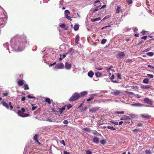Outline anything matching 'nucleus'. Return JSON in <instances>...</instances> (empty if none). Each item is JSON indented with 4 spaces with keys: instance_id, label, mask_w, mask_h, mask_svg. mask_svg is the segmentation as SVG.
<instances>
[{
    "instance_id": "obj_27",
    "label": "nucleus",
    "mask_w": 154,
    "mask_h": 154,
    "mask_svg": "<svg viewBox=\"0 0 154 154\" xmlns=\"http://www.w3.org/2000/svg\"><path fill=\"white\" fill-rule=\"evenodd\" d=\"M64 12L65 17L68 16V15L70 14V12L68 10H65Z\"/></svg>"
},
{
    "instance_id": "obj_13",
    "label": "nucleus",
    "mask_w": 154,
    "mask_h": 154,
    "mask_svg": "<svg viewBox=\"0 0 154 154\" xmlns=\"http://www.w3.org/2000/svg\"><path fill=\"white\" fill-rule=\"evenodd\" d=\"M131 105L133 106L142 107L143 106V104L140 103H136L131 104Z\"/></svg>"
},
{
    "instance_id": "obj_37",
    "label": "nucleus",
    "mask_w": 154,
    "mask_h": 154,
    "mask_svg": "<svg viewBox=\"0 0 154 154\" xmlns=\"http://www.w3.org/2000/svg\"><path fill=\"white\" fill-rule=\"evenodd\" d=\"M145 153L146 154H151L152 152H151V151L150 150H146L145 151Z\"/></svg>"
},
{
    "instance_id": "obj_17",
    "label": "nucleus",
    "mask_w": 154,
    "mask_h": 154,
    "mask_svg": "<svg viewBox=\"0 0 154 154\" xmlns=\"http://www.w3.org/2000/svg\"><path fill=\"white\" fill-rule=\"evenodd\" d=\"M60 26L62 28H64L65 30H67L69 27L68 26H66L65 24L64 23L60 25Z\"/></svg>"
},
{
    "instance_id": "obj_34",
    "label": "nucleus",
    "mask_w": 154,
    "mask_h": 154,
    "mask_svg": "<svg viewBox=\"0 0 154 154\" xmlns=\"http://www.w3.org/2000/svg\"><path fill=\"white\" fill-rule=\"evenodd\" d=\"M95 75L97 77H100L102 75V74L99 72H97L95 73Z\"/></svg>"
},
{
    "instance_id": "obj_38",
    "label": "nucleus",
    "mask_w": 154,
    "mask_h": 154,
    "mask_svg": "<svg viewBox=\"0 0 154 154\" xmlns=\"http://www.w3.org/2000/svg\"><path fill=\"white\" fill-rule=\"evenodd\" d=\"M115 112L116 113H117V114H124V112L123 111H116Z\"/></svg>"
},
{
    "instance_id": "obj_36",
    "label": "nucleus",
    "mask_w": 154,
    "mask_h": 154,
    "mask_svg": "<svg viewBox=\"0 0 154 154\" xmlns=\"http://www.w3.org/2000/svg\"><path fill=\"white\" fill-rule=\"evenodd\" d=\"M23 87L25 90H28L29 89L28 85L26 84H24Z\"/></svg>"
},
{
    "instance_id": "obj_57",
    "label": "nucleus",
    "mask_w": 154,
    "mask_h": 154,
    "mask_svg": "<svg viewBox=\"0 0 154 154\" xmlns=\"http://www.w3.org/2000/svg\"><path fill=\"white\" fill-rule=\"evenodd\" d=\"M137 30H138V29L137 27H135L134 28L133 31L134 32H136L137 31Z\"/></svg>"
},
{
    "instance_id": "obj_40",
    "label": "nucleus",
    "mask_w": 154,
    "mask_h": 154,
    "mask_svg": "<svg viewBox=\"0 0 154 154\" xmlns=\"http://www.w3.org/2000/svg\"><path fill=\"white\" fill-rule=\"evenodd\" d=\"M106 41H107V40L106 39H103L101 41V43L102 44H104L106 42Z\"/></svg>"
},
{
    "instance_id": "obj_32",
    "label": "nucleus",
    "mask_w": 154,
    "mask_h": 154,
    "mask_svg": "<svg viewBox=\"0 0 154 154\" xmlns=\"http://www.w3.org/2000/svg\"><path fill=\"white\" fill-rule=\"evenodd\" d=\"M111 17V16L109 15H107L104 17L103 19L101 20V21L105 20L107 19H108Z\"/></svg>"
},
{
    "instance_id": "obj_16",
    "label": "nucleus",
    "mask_w": 154,
    "mask_h": 154,
    "mask_svg": "<svg viewBox=\"0 0 154 154\" xmlns=\"http://www.w3.org/2000/svg\"><path fill=\"white\" fill-rule=\"evenodd\" d=\"M91 96H92V97H90L89 98L87 99L86 101L88 102H89L91 101V100H93L94 99V97L96 96V94H91Z\"/></svg>"
},
{
    "instance_id": "obj_42",
    "label": "nucleus",
    "mask_w": 154,
    "mask_h": 154,
    "mask_svg": "<svg viewBox=\"0 0 154 154\" xmlns=\"http://www.w3.org/2000/svg\"><path fill=\"white\" fill-rule=\"evenodd\" d=\"M100 143L101 144H104L106 143V141L105 140L102 139L100 140Z\"/></svg>"
},
{
    "instance_id": "obj_58",
    "label": "nucleus",
    "mask_w": 154,
    "mask_h": 154,
    "mask_svg": "<svg viewBox=\"0 0 154 154\" xmlns=\"http://www.w3.org/2000/svg\"><path fill=\"white\" fill-rule=\"evenodd\" d=\"M66 18H67L68 19L70 20H72V19L71 18V17L69 16H67L66 17H65Z\"/></svg>"
},
{
    "instance_id": "obj_10",
    "label": "nucleus",
    "mask_w": 154,
    "mask_h": 154,
    "mask_svg": "<svg viewBox=\"0 0 154 154\" xmlns=\"http://www.w3.org/2000/svg\"><path fill=\"white\" fill-rule=\"evenodd\" d=\"M88 94V92L87 91H84L80 93V97H82L86 96Z\"/></svg>"
},
{
    "instance_id": "obj_1",
    "label": "nucleus",
    "mask_w": 154,
    "mask_h": 154,
    "mask_svg": "<svg viewBox=\"0 0 154 154\" xmlns=\"http://www.w3.org/2000/svg\"><path fill=\"white\" fill-rule=\"evenodd\" d=\"M80 97V94L78 93H75L72 95L69 99L70 101H74L78 100Z\"/></svg>"
},
{
    "instance_id": "obj_31",
    "label": "nucleus",
    "mask_w": 154,
    "mask_h": 154,
    "mask_svg": "<svg viewBox=\"0 0 154 154\" xmlns=\"http://www.w3.org/2000/svg\"><path fill=\"white\" fill-rule=\"evenodd\" d=\"M31 104V106H32V110H34L38 108L37 106H34V105L33 104Z\"/></svg>"
},
{
    "instance_id": "obj_45",
    "label": "nucleus",
    "mask_w": 154,
    "mask_h": 154,
    "mask_svg": "<svg viewBox=\"0 0 154 154\" xmlns=\"http://www.w3.org/2000/svg\"><path fill=\"white\" fill-rule=\"evenodd\" d=\"M126 93L127 94H130V95H134V94L132 92L127 91H126Z\"/></svg>"
},
{
    "instance_id": "obj_30",
    "label": "nucleus",
    "mask_w": 154,
    "mask_h": 154,
    "mask_svg": "<svg viewBox=\"0 0 154 154\" xmlns=\"http://www.w3.org/2000/svg\"><path fill=\"white\" fill-rule=\"evenodd\" d=\"M38 134H35L33 137V139L36 142L38 140Z\"/></svg>"
},
{
    "instance_id": "obj_41",
    "label": "nucleus",
    "mask_w": 154,
    "mask_h": 154,
    "mask_svg": "<svg viewBox=\"0 0 154 154\" xmlns=\"http://www.w3.org/2000/svg\"><path fill=\"white\" fill-rule=\"evenodd\" d=\"M140 131H141L139 129H134L133 130V132L134 133H137V132H140Z\"/></svg>"
},
{
    "instance_id": "obj_22",
    "label": "nucleus",
    "mask_w": 154,
    "mask_h": 154,
    "mask_svg": "<svg viewBox=\"0 0 154 154\" xmlns=\"http://www.w3.org/2000/svg\"><path fill=\"white\" fill-rule=\"evenodd\" d=\"M94 75V74L93 72L91 71H90L88 73V76L91 78L93 77Z\"/></svg>"
},
{
    "instance_id": "obj_2",
    "label": "nucleus",
    "mask_w": 154,
    "mask_h": 154,
    "mask_svg": "<svg viewBox=\"0 0 154 154\" xmlns=\"http://www.w3.org/2000/svg\"><path fill=\"white\" fill-rule=\"evenodd\" d=\"M25 109L23 108L21 109V110H18V114L19 116L22 117H25L29 116V115L27 114H24V112H25Z\"/></svg>"
},
{
    "instance_id": "obj_59",
    "label": "nucleus",
    "mask_w": 154,
    "mask_h": 154,
    "mask_svg": "<svg viewBox=\"0 0 154 154\" xmlns=\"http://www.w3.org/2000/svg\"><path fill=\"white\" fill-rule=\"evenodd\" d=\"M3 94L4 96H7L8 94V92H6V93H3Z\"/></svg>"
},
{
    "instance_id": "obj_54",
    "label": "nucleus",
    "mask_w": 154,
    "mask_h": 154,
    "mask_svg": "<svg viewBox=\"0 0 154 154\" xmlns=\"http://www.w3.org/2000/svg\"><path fill=\"white\" fill-rule=\"evenodd\" d=\"M27 97H28V98H30V99H33V98H35V97H32L30 95H28Z\"/></svg>"
},
{
    "instance_id": "obj_29",
    "label": "nucleus",
    "mask_w": 154,
    "mask_h": 154,
    "mask_svg": "<svg viewBox=\"0 0 154 154\" xmlns=\"http://www.w3.org/2000/svg\"><path fill=\"white\" fill-rule=\"evenodd\" d=\"M142 117L146 119H149L150 118V117L147 115H142Z\"/></svg>"
},
{
    "instance_id": "obj_50",
    "label": "nucleus",
    "mask_w": 154,
    "mask_h": 154,
    "mask_svg": "<svg viewBox=\"0 0 154 154\" xmlns=\"http://www.w3.org/2000/svg\"><path fill=\"white\" fill-rule=\"evenodd\" d=\"M131 88L133 89H138V87L137 86H131Z\"/></svg>"
},
{
    "instance_id": "obj_55",
    "label": "nucleus",
    "mask_w": 154,
    "mask_h": 154,
    "mask_svg": "<svg viewBox=\"0 0 154 154\" xmlns=\"http://www.w3.org/2000/svg\"><path fill=\"white\" fill-rule=\"evenodd\" d=\"M147 38V36H145L141 37V39L146 40Z\"/></svg>"
},
{
    "instance_id": "obj_56",
    "label": "nucleus",
    "mask_w": 154,
    "mask_h": 154,
    "mask_svg": "<svg viewBox=\"0 0 154 154\" xmlns=\"http://www.w3.org/2000/svg\"><path fill=\"white\" fill-rule=\"evenodd\" d=\"M111 122L112 123L116 125H118V122Z\"/></svg>"
},
{
    "instance_id": "obj_47",
    "label": "nucleus",
    "mask_w": 154,
    "mask_h": 154,
    "mask_svg": "<svg viewBox=\"0 0 154 154\" xmlns=\"http://www.w3.org/2000/svg\"><path fill=\"white\" fill-rule=\"evenodd\" d=\"M100 8H98V7H97L95 8L94 10L93 11V12H95V11H97L99 9H100Z\"/></svg>"
},
{
    "instance_id": "obj_9",
    "label": "nucleus",
    "mask_w": 154,
    "mask_h": 154,
    "mask_svg": "<svg viewBox=\"0 0 154 154\" xmlns=\"http://www.w3.org/2000/svg\"><path fill=\"white\" fill-rule=\"evenodd\" d=\"M97 107L92 108L89 109V112L91 113H95L98 109Z\"/></svg>"
},
{
    "instance_id": "obj_18",
    "label": "nucleus",
    "mask_w": 154,
    "mask_h": 154,
    "mask_svg": "<svg viewBox=\"0 0 154 154\" xmlns=\"http://www.w3.org/2000/svg\"><path fill=\"white\" fill-rule=\"evenodd\" d=\"M93 141L95 143H98L99 142V138L96 137H95L93 138Z\"/></svg>"
},
{
    "instance_id": "obj_4",
    "label": "nucleus",
    "mask_w": 154,
    "mask_h": 154,
    "mask_svg": "<svg viewBox=\"0 0 154 154\" xmlns=\"http://www.w3.org/2000/svg\"><path fill=\"white\" fill-rule=\"evenodd\" d=\"M125 54L123 52L121 51L116 54V58L118 59H120L122 57H125Z\"/></svg>"
},
{
    "instance_id": "obj_44",
    "label": "nucleus",
    "mask_w": 154,
    "mask_h": 154,
    "mask_svg": "<svg viewBox=\"0 0 154 154\" xmlns=\"http://www.w3.org/2000/svg\"><path fill=\"white\" fill-rule=\"evenodd\" d=\"M117 78L119 79H120L122 78L121 77V75L119 73H118L117 74Z\"/></svg>"
},
{
    "instance_id": "obj_28",
    "label": "nucleus",
    "mask_w": 154,
    "mask_h": 154,
    "mask_svg": "<svg viewBox=\"0 0 154 154\" xmlns=\"http://www.w3.org/2000/svg\"><path fill=\"white\" fill-rule=\"evenodd\" d=\"M45 101L48 103V104H50L51 103V100L48 98H46L45 99Z\"/></svg>"
},
{
    "instance_id": "obj_15",
    "label": "nucleus",
    "mask_w": 154,
    "mask_h": 154,
    "mask_svg": "<svg viewBox=\"0 0 154 154\" xmlns=\"http://www.w3.org/2000/svg\"><path fill=\"white\" fill-rule=\"evenodd\" d=\"M79 36L78 35H77L76 36L75 39V44L76 45H78L79 44Z\"/></svg>"
},
{
    "instance_id": "obj_19",
    "label": "nucleus",
    "mask_w": 154,
    "mask_h": 154,
    "mask_svg": "<svg viewBox=\"0 0 154 154\" xmlns=\"http://www.w3.org/2000/svg\"><path fill=\"white\" fill-rule=\"evenodd\" d=\"M24 83V81L23 80H20L18 82V84L20 86L23 85Z\"/></svg>"
},
{
    "instance_id": "obj_64",
    "label": "nucleus",
    "mask_w": 154,
    "mask_h": 154,
    "mask_svg": "<svg viewBox=\"0 0 154 154\" xmlns=\"http://www.w3.org/2000/svg\"><path fill=\"white\" fill-rule=\"evenodd\" d=\"M126 62H132V60L131 59H128L127 60Z\"/></svg>"
},
{
    "instance_id": "obj_25",
    "label": "nucleus",
    "mask_w": 154,
    "mask_h": 154,
    "mask_svg": "<svg viewBox=\"0 0 154 154\" xmlns=\"http://www.w3.org/2000/svg\"><path fill=\"white\" fill-rule=\"evenodd\" d=\"M83 130L84 131L88 132H90L91 131V129L90 128H84L83 129Z\"/></svg>"
},
{
    "instance_id": "obj_14",
    "label": "nucleus",
    "mask_w": 154,
    "mask_h": 154,
    "mask_svg": "<svg viewBox=\"0 0 154 154\" xmlns=\"http://www.w3.org/2000/svg\"><path fill=\"white\" fill-rule=\"evenodd\" d=\"M131 119V118H130L128 116L122 117L120 119V120H130Z\"/></svg>"
},
{
    "instance_id": "obj_43",
    "label": "nucleus",
    "mask_w": 154,
    "mask_h": 154,
    "mask_svg": "<svg viewBox=\"0 0 154 154\" xmlns=\"http://www.w3.org/2000/svg\"><path fill=\"white\" fill-rule=\"evenodd\" d=\"M86 154H92V152L91 151L88 150L86 151Z\"/></svg>"
},
{
    "instance_id": "obj_51",
    "label": "nucleus",
    "mask_w": 154,
    "mask_h": 154,
    "mask_svg": "<svg viewBox=\"0 0 154 154\" xmlns=\"http://www.w3.org/2000/svg\"><path fill=\"white\" fill-rule=\"evenodd\" d=\"M60 143H61L64 146L66 145V144H65V142H64V140H61L60 141Z\"/></svg>"
},
{
    "instance_id": "obj_49",
    "label": "nucleus",
    "mask_w": 154,
    "mask_h": 154,
    "mask_svg": "<svg viewBox=\"0 0 154 154\" xmlns=\"http://www.w3.org/2000/svg\"><path fill=\"white\" fill-rule=\"evenodd\" d=\"M130 118L132 119L135 117V115L134 114H129Z\"/></svg>"
},
{
    "instance_id": "obj_48",
    "label": "nucleus",
    "mask_w": 154,
    "mask_h": 154,
    "mask_svg": "<svg viewBox=\"0 0 154 154\" xmlns=\"http://www.w3.org/2000/svg\"><path fill=\"white\" fill-rule=\"evenodd\" d=\"M72 107V106L71 104H68L67 105V108L69 109Z\"/></svg>"
},
{
    "instance_id": "obj_46",
    "label": "nucleus",
    "mask_w": 154,
    "mask_h": 154,
    "mask_svg": "<svg viewBox=\"0 0 154 154\" xmlns=\"http://www.w3.org/2000/svg\"><path fill=\"white\" fill-rule=\"evenodd\" d=\"M127 2L128 5H130L132 2V0H127Z\"/></svg>"
},
{
    "instance_id": "obj_8",
    "label": "nucleus",
    "mask_w": 154,
    "mask_h": 154,
    "mask_svg": "<svg viewBox=\"0 0 154 154\" xmlns=\"http://www.w3.org/2000/svg\"><path fill=\"white\" fill-rule=\"evenodd\" d=\"M72 67V65L71 64L68 63L67 62H66L65 63V68L68 70L70 69Z\"/></svg>"
},
{
    "instance_id": "obj_39",
    "label": "nucleus",
    "mask_w": 154,
    "mask_h": 154,
    "mask_svg": "<svg viewBox=\"0 0 154 154\" xmlns=\"http://www.w3.org/2000/svg\"><path fill=\"white\" fill-rule=\"evenodd\" d=\"M147 76L150 79L154 77V75L152 74H147Z\"/></svg>"
},
{
    "instance_id": "obj_11",
    "label": "nucleus",
    "mask_w": 154,
    "mask_h": 154,
    "mask_svg": "<svg viewBox=\"0 0 154 154\" xmlns=\"http://www.w3.org/2000/svg\"><path fill=\"white\" fill-rule=\"evenodd\" d=\"M151 86L150 85H141L140 88L142 89H148L151 87Z\"/></svg>"
},
{
    "instance_id": "obj_52",
    "label": "nucleus",
    "mask_w": 154,
    "mask_h": 154,
    "mask_svg": "<svg viewBox=\"0 0 154 154\" xmlns=\"http://www.w3.org/2000/svg\"><path fill=\"white\" fill-rule=\"evenodd\" d=\"M150 50V48H148L147 49H146L144 51H143V52H147L149 51Z\"/></svg>"
},
{
    "instance_id": "obj_33",
    "label": "nucleus",
    "mask_w": 154,
    "mask_h": 154,
    "mask_svg": "<svg viewBox=\"0 0 154 154\" xmlns=\"http://www.w3.org/2000/svg\"><path fill=\"white\" fill-rule=\"evenodd\" d=\"M146 55L149 56H152L154 55V53L152 52H149L146 53Z\"/></svg>"
},
{
    "instance_id": "obj_21",
    "label": "nucleus",
    "mask_w": 154,
    "mask_h": 154,
    "mask_svg": "<svg viewBox=\"0 0 154 154\" xmlns=\"http://www.w3.org/2000/svg\"><path fill=\"white\" fill-rule=\"evenodd\" d=\"M101 19L100 17H99L97 18H93L91 19V20L92 22H95L96 21H98L100 20Z\"/></svg>"
},
{
    "instance_id": "obj_20",
    "label": "nucleus",
    "mask_w": 154,
    "mask_h": 154,
    "mask_svg": "<svg viewBox=\"0 0 154 154\" xmlns=\"http://www.w3.org/2000/svg\"><path fill=\"white\" fill-rule=\"evenodd\" d=\"M121 10V7L119 5L117 6V9L116 10V13L117 14H119Z\"/></svg>"
},
{
    "instance_id": "obj_12",
    "label": "nucleus",
    "mask_w": 154,
    "mask_h": 154,
    "mask_svg": "<svg viewBox=\"0 0 154 154\" xmlns=\"http://www.w3.org/2000/svg\"><path fill=\"white\" fill-rule=\"evenodd\" d=\"M63 66V64L61 63H57L56 65V67L58 69H62Z\"/></svg>"
},
{
    "instance_id": "obj_53",
    "label": "nucleus",
    "mask_w": 154,
    "mask_h": 154,
    "mask_svg": "<svg viewBox=\"0 0 154 154\" xmlns=\"http://www.w3.org/2000/svg\"><path fill=\"white\" fill-rule=\"evenodd\" d=\"M63 123L65 124H67L68 123V122L67 120H65L63 122Z\"/></svg>"
},
{
    "instance_id": "obj_24",
    "label": "nucleus",
    "mask_w": 154,
    "mask_h": 154,
    "mask_svg": "<svg viewBox=\"0 0 154 154\" xmlns=\"http://www.w3.org/2000/svg\"><path fill=\"white\" fill-rule=\"evenodd\" d=\"M121 93V91L119 90H117L113 92V94L114 95H119Z\"/></svg>"
},
{
    "instance_id": "obj_23",
    "label": "nucleus",
    "mask_w": 154,
    "mask_h": 154,
    "mask_svg": "<svg viewBox=\"0 0 154 154\" xmlns=\"http://www.w3.org/2000/svg\"><path fill=\"white\" fill-rule=\"evenodd\" d=\"M79 28V26L78 25L75 24L74 26V30L76 31L78 30Z\"/></svg>"
},
{
    "instance_id": "obj_63",
    "label": "nucleus",
    "mask_w": 154,
    "mask_h": 154,
    "mask_svg": "<svg viewBox=\"0 0 154 154\" xmlns=\"http://www.w3.org/2000/svg\"><path fill=\"white\" fill-rule=\"evenodd\" d=\"M142 124L141 123L138 124L137 125V126L138 127H142Z\"/></svg>"
},
{
    "instance_id": "obj_60",
    "label": "nucleus",
    "mask_w": 154,
    "mask_h": 154,
    "mask_svg": "<svg viewBox=\"0 0 154 154\" xmlns=\"http://www.w3.org/2000/svg\"><path fill=\"white\" fill-rule=\"evenodd\" d=\"M135 96L136 97L140 98L141 97V96L138 94H137Z\"/></svg>"
},
{
    "instance_id": "obj_3",
    "label": "nucleus",
    "mask_w": 154,
    "mask_h": 154,
    "mask_svg": "<svg viewBox=\"0 0 154 154\" xmlns=\"http://www.w3.org/2000/svg\"><path fill=\"white\" fill-rule=\"evenodd\" d=\"M2 103L3 106H5L8 109L9 108V105L10 106V108L11 110L13 108V106L11 105V102H9L8 104L5 101H2Z\"/></svg>"
},
{
    "instance_id": "obj_6",
    "label": "nucleus",
    "mask_w": 154,
    "mask_h": 154,
    "mask_svg": "<svg viewBox=\"0 0 154 154\" xmlns=\"http://www.w3.org/2000/svg\"><path fill=\"white\" fill-rule=\"evenodd\" d=\"M143 101L145 103H146L151 105H152V101L151 100H150L148 98H145L144 99Z\"/></svg>"
},
{
    "instance_id": "obj_7",
    "label": "nucleus",
    "mask_w": 154,
    "mask_h": 154,
    "mask_svg": "<svg viewBox=\"0 0 154 154\" xmlns=\"http://www.w3.org/2000/svg\"><path fill=\"white\" fill-rule=\"evenodd\" d=\"M65 107H63L62 108H59V111H54V112L56 113H59V114H58L59 116L61 114L63 111L65 109Z\"/></svg>"
},
{
    "instance_id": "obj_62",
    "label": "nucleus",
    "mask_w": 154,
    "mask_h": 154,
    "mask_svg": "<svg viewBox=\"0 0 154 154\" xmlns=\"http://www.w3.org/2000/svg\"><path fill=\"white\" fill-rule=\"evenodd\" d=\"M26 100V97H22L21 100L22 101H24Z\"/></svg>"
},
{
    "instance_id": "obj_26",
    "label": "nucleus",
    "mask_w": 154,
    "mask_h": 154,
    "mask_svg": "<svg viewBox=\"0 0 154 154\" xmlns=\"http://www.w3.org/2000/svg\"><path fill=\"white\" fill-rule=\"evenodd\" d=\"M149 82V79L147 78L144 79L143 81V83L147 84Z\"/></svg>"
},
{
    "instance_id": "obj_35",
    "label": "nucleus",
    "mask_w": 154,
    "mask_h": 154,
    "mask_svg": "<svg viewBox=\"0 0 154 154\" xmlns=\"http://www.w3.org/2000/svg\"><path fill=\"white\" fill-rule=\"evenodd\" d=\"M107 128L108 129H111V130H114L116 129V128H113L112 127L109 126H107Z\"/></svg>"
},
{
    "instance_id": "obj_5",
    "label": "nucleus",
    "mask_w": 154,
    "mask_h": 154,
    "mask_svg": "<svg viewBox=\"0 0 154 154\" xmlns=\"http://www.w3.org/2000/svg\"><path fill=\"white\" fill-rule=\"evenodd\" d=\"M25 43L24 42H22L19 45V46L17 48V50L20 51H22L25 47Z\"/></svg>"
},
{
    "instance_id": "obj_61",
    "label": "nucleus",
    "mask_w": 154,
    "mask_h": 154,
    "mask_svg": "<svg viewBox=\"0 0 154 154\" xmlns=\"http://www.w3.org/2000/svg\"><path fill=\"white\" fill-rule=\"evenodd\" d=\"M114 79V75H112L111 77L110 78V79L112 80Z\"/></svg>"
}]
</instances>
